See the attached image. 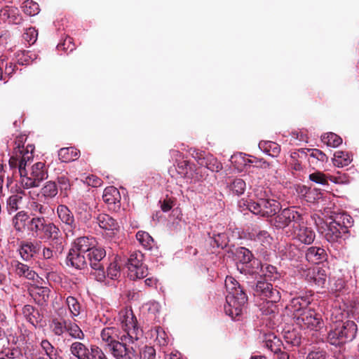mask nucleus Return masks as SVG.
I'll return each instance as SVG.
<instances>
[{
	"label": "nucleus",
	"instance_id": "obj_1",
	"mask_svg": "<svg viewBox=\"0 0 359 359\" xmlns=\"http://www.w3.org/2000/svg\"><path fill=\"white\" fill-rule=\"evenodd\" d=\"M105 350L116 359H134L136 351L128 338L116 327H105L100 333Z\"/></svg>",
	"mask_w": 359,
	"mask_h": 359
},
{
	"label": "nucleus",
	"instance_id": "obj_2",
	"mask_svg": "<svg viewBox=\"0 0 359 359\" xmlns=\"http://www.w3.org/2000/svg\"><path fill=\"white\" fill-rule=\"evenodd\" d=\"M225 287L228 292L226 297V304L224 306L225 312L232 318H236L245 309L248 296L243 287L233 277L226 278Z\"/></svg>",
	"mask_w": 359,
	"mask_h": 359
},
{
	"label": "nucleus",
	"instance_id": "obj_3",
	"mask_svg": "<svg viewBox=\"0 0 359 359\" xmlns=\"http://www.w3.org/2000/svg\"><path fill=\"white\" fill-rule=\"evenodd\" d=\"M253 294L265 300L269 304L268 308L263 311L266 315L278 312L276 304L280 300L281 296L276 286L267 280H257L253 287Z\"/></svg>",
	"mask_w": 359,
	"mask_h": 359
},
{
	"label": "nucleus",
	"instance_id": "obj_4",
	"mask_svg": "<svg viewBox=\"0 0 359 359\" xmlns=\"http://www.w3.org/2000/svg\"><path fill=\"white\" fill-rule=\"evenodd\" d=\"M269 223L277 230L291 227L293 231L304 224V219L302 214L294 208H286L279 210L274 217L269 220Z\"/></svg>",
	"mask_w": 359,
	"mask_h": 359
},
{
	"label": "nucleus",
	"instance_id": "obj_5",
	"mask_svg": "<svg viewBox=\"0 0 359 359\" xmlns=\"http://www.w3.org/2000/svg\"><path fill=\"white\" fill-rule=\"evenodd\" d=\"M20 183L24 189L38 187L41 182L48 177V171L43 162L34 163L29 171L20 168Z\"/></svg>",
	"mask_w": 359,
	"mask_h": 359
},
{
	"label": "nucleus",
	"instance_id": "obj_6",
	"mask_svg": "<svg viewBox=\"0 0 359 359\" xmlns=\"http://www.w3.org/2000/svg\"><path fill=\"white\" fill-rule=\"evenodd\" d=\"M237 269L245 275L253 276L259 273L261 262L255 258L251 251L244 247L238 248L235 252Z\"/></svg>",
	"mask_w": 359,
	"mask_h": 359
},
{
	"label": "nucleus",
	"instance_id": "obj_7",
	"mask_svg": "<svg viewBox=\"0 0 359 359\" xmlns=\"http://www.w3.org/2000/svg\"><path fill=\"white\" fill-rule=\"evenodd\" d=\"M50 328L52 332L58 337L65 333L74 340H83L86 335L81 327L75 323L66 320L62 316L53 318L51 320Z\"/></svg>",
	"mask_w": 359,
	"mask_h": 359
},
{
	"label": "nucleus",
	"instance_id": "obj_8",
	"mask_svg": "<svg viewBox=\"0 0 359 359\" xmlns=\"http://www.w3.org/2000/svg\"><path fill=\"white\" fill-rule=\"evenodd\" d=\"M105 257L106 251L101 247L95 246L86 254L88 264L93 271L90 272V275L99 282H103L106 278Z\"/></svg>",
	"mask_w": 359,
	"mask_h": 359
},
{
	"label": "nucleus",
	"instance_id": "obj_9",
	"mask_svg": "<svg viewBox=\"0 0 359 359\" xmlns=\"http://www.w3.org/2000/svg\"><path fill=\"white\" fill-rule=\"evenodd\" d=\"M119 320L123 334L128 338V342L133 344L142 336V330L137 325V318L132 310L121 311L119 313Z\"/></svg>",
	"mask_w": 359,
	"mask_h": 359
},
{
	"label": "nucleus",
	"instance_id": "obj_10",
	"mask_svg": "<svg viewBox=\"0 0 359 359\" xmlns=\"http://www.w3.org/2000/svg\"><path fill=\"white\" fill-rule=\"evenodd\" d=\"M244 204L253 214L270 219L281 208L278 201L271 198H259L257 201H250Z\"/></svg>",
	"mask_w": 359,
	"mask_h": 359
},
{
	"label": "nucleus",
	"instance_id": "obj_11",
	"mask_svg": "<svg viewBox=\"0 0 359 359\" xmlns=\"http://www.w3.org/2000/svg\"><path fill=\"white\" fill-rule=\"evenodd\" d=\"M144 255L140 252H135L130 255L126 263L128 277L131 280L141 279L148 274L147 266L143 264Z\"/></svg>",
	"mask_w": 359,
	"mask_h": 359
},
{
	"label": "nucleus",
	"instance_id": "obj_12",
	"mask_svg": "<svg viewBox=\"0 0 359 359\" xmlns=\"http://www.w3.org/2000/svg\"><path fill=\"white\" fill-rule=\"evenodd\" d=\"M294 323L302 329L318 330L321 327L322 318L313 309H309L297 316Z\"/></svg>",
	"mask_w": 359,
	"mask_h": 359
},
{
	"label": "nucleus",
	"instance_id": "obj_13",
	"mask_svg": "<svg viewBox=\"0 0 359 359\" xmlns=\"http://www.w3.org/2000/svg\"><path fill=\"white\" fill-rule=\"evenodd\" d=\"M191 156L201 166H204L212 172H219L222 169V164L210 153L194 149Z\"/></svg>",
	"mask_w": 359,
	"mask_h": 359
},
{
	"label": "nucleus",
	"instance_id": "obj_14",
	"mask_svg": "<svg viewBox=\"0 0 359 359\" xmlns=\"http://www.w3.org/2000/svg\"><path fill=\"white\" fill-rule=\"evenodd\" d=\"M121 194L117 188L113 186L104 189L102 199L107 205L109 210L118 212L121 209Z\"/></svg>",
	"mask_w": 359,
	"mask_h": 359
},
{
	"label": "nucleus",
	"instance_id": "obj_15",
	"mask_svg": "<svg viewBox=\"0 0 359 359\" xmlns=\"http://www.w3.org/2000/svg\"><path fill=\"white\" fill-rule=\"evenodd\" d=\"M41 242L25 241L20 243L19 252L22 259L25 261H30L34 256L39 254L41 249Z\"/></svg>",
	"mask_w": 359,
	"mask_h": 359
},
{
	"label": "nucleus",
	"instance_id": "obj_16",
	"mask_svg": "<svg viewBox=\"0 0 359 359\" xmlns=\"http://www.w3.org/2000/svg\"><path fill=\"white\" fill-rule=\"evenodd\" d=\"M311 297L308 296H299L292 299L287 306V309L292 312L293 319L297 318L298 314L308 310V306L311 304Z\"/></svg>",
	"mask_w": 359,
	"mask_h": 359
},
{
	"label": "nucleus",
	"instance_id": "obj_17",
	"mask_svg": "<svg viewBox=\"0 0 359 359\" xmlns=\"http://www.w3.org/2000/svg\"><path fill=\"white\" fill-rule=\"evenodd\" d=\"M39 238L50 241L56 246L61 245L62 240L60 229L54 223L48 221Z\"/></svg>",
	"mask_w": 359,
	"mask_h": 359
},
{
	"label": "nucleus",
	"instance_id": "obj_18",
	"mask_svg": "<svg viewBox=\"0 0 359 359\" xmlns=\"http://www.w3.org/2000/svg\"><path fill=\"white\" fill-rule=\"evenodd\" d=\"M346 233V227H341L334 219L329 223L325 231V238L330 243H335Z\"/></svg>",
	"mask_w": 359,
	"mask_h": 359
},
{
	"label": "nucleus",
	"instance_id": "obj_19",
	"mask_svg": "<svg viewBox=\"0 0 359 359\" xmlns=\"http://www.w3.org/2000/svg\"><path fill=\"white\" fill-rule=\"evenodd\" d=\"M34 155L30 153L22 154V151L17 149L16 152H13V155L10 158L9 165L11 168L17 170L20 174V169H25L28 162L32 161Z\"/></svg>",
	"mask_w": 359,
	"mask_h": 359
},
{
	"label": "nucleus",
	"instance_id": "obj_20",
	"mask_svg": "<svg viewBox=\"0 0 359 359\" xmlns=\"http://www.w3.org/2000/svg\"><path fill=\"white\" fill-rule=\"evenodd\" d=\"M70 354L76 359H90L91 347L79 341H74L69 346Z\"/></svg>",
	"mask_w": 359,
	"mask_h": 359
},
{
	"label": "nucleus",
	"instance_id": "obj_21",
	"mask_svg": "<svg viewBox=\"0 0 359 359\" xmlns=\"http://www.w3.org/2000/svg\"><path fill=\"white\" fill-rule=\"evenodd\" d=\"M99 226L111 234H116L119 231V225L117 221L107 214H99L96 218Z\"/></svg>",
	"mask_w": 359,
	"mask_h": 359
},
{
	"label": "nucleus",
	"instance_id": "obj_22",
	"mask_svg": "<svg viewBox=\"0 0 359 359\" xmlns=\"http://www.w3.org/2000/svg\"><path fill=\"white\" fill-rule=\"evenodd\" d=\"M0 19L14 25H20L22 22V17L18 8L13 6H6L1 8L0 11Z\"/></svg>",
	"mask_w": 359,
	"mask_h": 359
},
{
	"label": "nucleus",
	"instance_id": "obj_23",
	"mask_svg": "<svg viewBox=\"0 0 359 359\" xmlns=\"http://www.w3.org/2000/svg\"><path fill=\"white\" fill-rule=\"evenodd\" d=\"M336 323L341 332V334L344 335L346 343L351 341L355 338L358 327L353 321L346 320V322H342L341 320H337Z\"/></svg>",
	"mask_w": 359,
	"mask_h": 359
},
{
	"label": "nucleus",
	"instance_id": "obj_24",
	"mask_svg": "<svg viewBox=\"0 0 359 359\" xmlns=\"http://www.w3.org/2000/svg\"><path fill=\"white\" fill-rule=\"evenodd\" d=\"M306 154L309 165L313 168L322 167L328 160L327 155L318 149H309Z\"/></svg>",
	"mask_w": 359,
	"mask_h": 359
},
{
	"label": "nucleus",
	"instance_id": "obj_25",
	"mask_svg": "<svg viewBox=\"0 0 359 359\" xmlns=\"http://www.w3.org/2000/svg\"><path fill=\"white\" fill-rule=\"evenodd\" d=\"M292 232L299 242L306 245L312 243L316 237L315 232L311 228L304 226L303 224L299 225Z\"/></svg>",
	"mask_w": 359,
	"mask_h": 359
},
{
	"label": "nucleus",
	"instance_id": "obj_26",
	"mask_svg": "<svg viewBox=\"0 0 359 359\" xmlns=\"http://www.w3.org/2000/svg\"><path fill=\"white\" fill-rule=\"evenodd\" d=\"M48 222L43 216L33 215L29 223H28V231L36 238H39Z\"/></svg>",
	"mask_w": 359,
	"mask_h": 359
},
{
	"label": "nucleus",
	"instance_id": "obj_27",
	"mask_svg": "<svg viewBox=\"0 0 359 359\" xmlns=\"http://www.w3.org/2000/svg\"><path fill=\"white\" fill-rule=\"evenodd\" d=\"M67 263L76 269H82L87 266L86 255L71 248L67 257Z\"/></svg>",
	"mask_w": 359,
	"mask_h": 359
},
{
	"label": "nucleus",
	"instance_id": "obj_28",
	"mask_svg": "<svg viewBox=\"0 0 359 359\" xmlns=\"http://www.w3.org/2000/svg\"><path fill=\"white\" fill-rule=\"evenodd\" d=\"M95 241L93 237L82 236L76 238L72 248L81 253L87 254L95 246Z\"/></svg>",
	"mask_w": 359,
	"mask_h": 359
},
{
	"label": "nucleus",
	"instance_id": "obj_29",
	"mask_svg": "<svg viewBox=\"0 0 359 359\" xmlns=\"http://www.w3.org/2000/svg\"><path fill=\"white\" fill-rule=\"evenodd\" d=\"M327 340L328 343L334 346H343L346 343L336 322L330 325V329L327 332Z\"/></svg>",
	"mask_w": 359,
	"mask_h": 359
},
{
	"label": "nucleus",
	"instance_id": "obj_30",
	"mask_svg": "<svg viewBox=\"0 0 359 359\" xmlns=\"http://www.w3.org/2000/svg\"><path fill=\"white\" fill-rule=\"evenodd\" d=\"M305 256L308 262L318 264L326 259L327 253L320 247L312 246L307 249Z\"/></svg>",
	"mask_w": 359,
	"mask_h": 359
},
{
	"label": "nucleus",
	"instance_id": "obj_31",
	"mask_svg": "<svg viewBox=\"0 0 359 359\" xmlns=\"http://www.w3.org/2000/svg\"><path fill=\"white\" fill-rule=\"evenodd\" d=\"M13 266L15 268V274L19 277L33 280L37 276L36 273L30 266L19 261H14Z\"/></svg>",
	"mask_w": 359,
	"mask_h": 359
},
{
	"label": "nucleus",
	"instance_id": "obj_32",
	"mask_svg": "<svg viewBox=\"0 0 359 359\" xmlns=\"http://www.w3.org/2000/svg\"><path fill=\"white\" fill-rule=\"evenodd\" d=\"M30 216L24 210L18 212L13 218V224L17 231L22 232L25 228L28 230V223L31 220Z\"/></svg>",
	"mask_w": 359,
	"mask_h": 359
},
{
	"label": "nucleus",
	"instance_id": "obj_33",
	"mask_svg": "<svg viewBox=\"0 0 359 359\" xmlns=\"http://www.w3.org/2000/svg\"><path fill=\"white\" fill-rule=\"evenodd\" d=\"M22 314L26 320L34 326V327H36L42 320V318L39 314V311L36 310L33 306L29 304H27L23 306Z\"/></svg>",
	"mask_w": 359,
	"mask_h": 359
},
{
	"label": "nucleus",
	"instance_id": "obj_34",
	"mask_svg": "<svg viewBox=\"0 0 359 359\" xmlns=\"http://www.w3.org/2000/svg\"><path fill=\"white\" fill-rule=\"evenodd\" d=\"M80 151L74 147H63L58 151V158L62 162H71L79 158Z\"/></svg>",
	"mask_w": 359,
	"mask_h": 359
},
{
	"label": "nucleus",
	"instance_id": "obj_35",
	"mask_svg": "<svg viewBox=\"0 0 359 359\" xmlns=\"http://www.w3.org/2000/svg\"><path fill=\"white\" fill-rule=\"evenodd\" d=\"M309 281L313 283L319 287H323L327 278L325 270L316 267L313 269L312 271H309L307 275Z\"/></svg>",
	"mask_w": 359,
	"mask_h": 359
},
{
	"label": "nucleus",
	"instance_id": "obj_36",
	"mask_svg": "<svg viewBox=\"0 0 359 359\" xmlns=\"http://www.w3.org/2000/svg\"><path fill=\"white\" fill-rule=\"evenodd\" d=\"M57 214L59 219L71 228L75 226L74 216L69 208L65 205H59L57 208Z\"/></svg>",
	"mask_w": 359,
	"mask_h": 359
},
{
	"label": "nucleus",
	"instance_id": "obj_37",
	"mask_svg": "<svg viewBox=\"0 0 359 359\" xmlns=\"http://www.w3.org/2000/svg\"><path fill=\"white\" fill-rule=\"evenodd\" d=\"M262 272V276H264V279L263 280H267L269 282L276 280L279 277V273L277 271L276 267L265 264H262L261 263V266H259V271Z\"/></svg>",
	"mask_w": 359,
	"mask_h": 359
},
{
	"label": "nucleus",
	"instance_id": "obj_38",
	"mask_svg": "<svg viewBox=\"0 0 359 359\" xmlns=\"http://www.w3.org/2000/svg\"><path fill=\"white\" fill-rule=\"evenodd\" d=\"M50 290L46 287H38L32 292V296L39 305L45 304L49 298Z\"/></svg>",
	"mask_w": 359,
	"mask_h": 359
},
{
	"label": "nucleus",
	"instance_id": "obj_39",
	"mask_svg": "<svg viewBox=\"0 0 359 359\" xmlns=\"http://www.w3.org/2000/svg\"><path fill=\"white\" fill-rule=\"evenodd\" d=\"M259 147L272 157H277L280 152V146L271 141L260 142Z\"/></svg>",
	"mask_w": 359,
	"mask_h": 359
},
{
	"label": "nucleus",
	"instance_id": "obj_40",
	"mask_svg": "<svg viewBox=\"0 0 359 359\" xmlns=\"http://www.w3.org/2000/svg\"><path fill=\"white\" fill-rule=\"evenodd\" d=\"M352 161L350 154L343 151H337L334 154V165L337 167H344Z\"/></svg>",
	"mask_w": 359,
	"mask_h": 359
},
{
	"label": "nucleus",
	"instance_id": "obj_41",
	"mask_svg": "<svg viewBox=\"0 0 359 359\" xmlns=\"http://www.w3.org/2000/svg\"><path fill=\"white\" fill-rule=\"evenodd\" d=\"M263 343L264 346L266 347L274 353L280 351L282 346V341L273 334L266 336Z\"/></svg>",
	"mask_w": 359,
	"mask_h": 359
},
{
	"label": "nucleus",
	"instance_id": "obj_42",
	"mask_svg": "<svg viewBox=\"0 0 359 359\" xmlns=\"http://www.w3.org/2000/svg\"><path fill=\"white\" fill-rule=\"evenodd\" d=\"M57 193V184L53 181L47 182L41 189V194L45 198H53Z\"/></svg>",
	"mask_w": 359,
	"mask_h": 359
},
{
	"label": "nucleus",
	"instance_id": "obj_43",
	"mask_svg": "<svg viewBox=\"0 0 359 359\" xmlns=\"http://www.w3.org/2000/svg\"><path fill=\"white\" fill-rule=\"evenodd\" d=\"M76 215L81 222L86 223L92 218V210L86 203H80L76 209Z\"/></svg>",
	"mask_w": 359,
	"mask_h": 359
},
{
	"label": "nucleus",
	"instance_id": "obj_44",
	"mask_svg": "<svg viewBox=\"0 0 359 359\" xmlns=\"http://www.w3.org/2000/svg\"><path fill=\"white\" fill-rule=\"evenodd\" d=\"M322 142L328 147H337L342 143L340 136L334 133H327L321 136Z\"/></svg>",
	"mask_w": 359,
	"mask_h": 359
},
{
	"label": "nucleus",
	"instance_id": "obj_45",
	"mask_svg": "<svg viewBox=\"0 0 359 359\" xmlns=\"http://www.w3.org/2000/svg\"><path fill=\"white\" fill-rule=\"evenodd\" d=\"M40 346L49 359H60L56 348L48 339H43Z\"/></svg>",
	"mask_w": 359,
	"mask_h": 359
},
{
	"label": "nucleus",
	"instance_id": "obj_46",
	"mask_svg": "<svg viewBox=\"0 0 359 359\" xmlns=\"http://www.w3.org/2000/svg\"><path fill=\"white\" fill-rule=\"evenodd\" d=\"M283 338L287 344L292 346H299L301 344V335L295 330L285 331Z\"/></svg>",
	"mask_w": 359,
	"mask_h": 359
},
{
	"label": "nucleus",
	"instance_id": "obj_47",
	"mask_svg": "<svg viewBox=\"0 0 359 359\" xmlns=\"http://www.w3.org/2000/svg\"><path fill=\"white\" fill-rule=\"evenodd\" d=\"M22 8L23 12L29 16L37 15L40 11L39 4L32 0L24 1Z\"/></svg>",
	"mask_w": 359,
	"mask_h": 359
},
{
	"label": "nucleus",
	"instance_id": "obj_48",
	"mask_svg": "<svg viewBox=\"0 0 359 359\" xmlns=\"http://www.w3.org/2000/svg\"><path fill=\"white\" fill-rule=\"evenodd\" d=\"M136 238L144 248L147 249L151 248L154 239L147 232L140 231L137 233Z\"/></svg>",
	"mask_w": 359,
	"mask_h": 359
},
{
	"label": "nucleus",
	"instance_id": "obj_49",
	"mask_svg": "<svg viewBox=\"0 0 359 359\" xmlns=\"http://www.w3.org/2000/svg\"><path fill=\"white\" fill-rule=\"evenodd\" d=\"M230 190L235 194L239 196L244 193L246 184L243 180L236 178L233 180L229 186Z\"/></svg>",
	"mask_w": 359,
	"mask_h": 359
},
{
	"label": "nucleus",
	"instance_id": "obj_50",
	"mask_svg": "<svg viewBox=\"0 0 359 359\" xmlns=\"http://www.w3.org/2000/svg\"><path fill=\"white\" fill-rule=\"evenodd\" d=\"M66 303L68 306L70 313L73 316H78L80 314L81 305L75 297L72 296L67 297Z\"/></svg>",
	"mask_w": 359,
	"mask_h": 359
},
{
	"label": "nucleus",
	"instance_id": "obj_51",
	"mask_svg": "<svg viewBox=\"0 0 359 359\" xmlns=\"http://www.w3.org/2000/svg\"><path fill=\"white\" fill-rule=\"evenodd\" d=\"M211 239L212 241L210 243L213 247L221 248L222 249L227 245L229 242L227 236L224 233L214 234Z\"/></svg>",
	"mask_w": 359,
	"mask_h": 359
},
{
	"label": "nucleus",
	"instance_id": "obj_52",
	"mask_svg": "<svg viewBox=\"0 0 359 359\" xmlns=\"http://www.w3.org/2000/svg\"><path fill=\"white\" fill-rule=\"evenodd\" d=\"M106 276L109 277L111 279H116L119 277L120 273V266H118L116 261H113L110 262L107 268V271H105Z\"/></svg>",
	"mask_w": 359,
	"mask_h": 359
},
{
	"label": "nucleus",
	"instance_id": "obj_53",
	"mask_svg": "<svg viewBox=\"0 0 359 359\" xmlns=\"http://www.w3.org/2000/svg\"><path fill=\"white\" fill-rule=\"evenodd\" d=\"M57 183L60 189L61 194L64 196H67V191L70 189V182L69 178L65 175H62L57 177Z\"/></svg>",
	"mask_w": 359,
	"mask_h": 359
},
{
	"label": "nucleus",
	"instance_id": "obj_54",
	"mask_svg": "<svg viewBox=\"0 0 359 359\" xmlns=\"http://www.w3.org/2000/svg\"><path fill=\"white\" fill-rule=\"evenodd\" d=\"M309 178L311 181L317 184L325 185L327 184V175L320 171H316L309 175Z\"/></svg>",
	"mask_w": 359,
	"mask_h": 359
},
{
	"label": "nucleus",
	"instance_id": "obj_55",
	"mask_svg": "<svg viewBox=\"0 0 359 359\" xmlns=\"http://www.w3.org/2000/svg\"><path fill=\"white\" fill-rule=\"evenodd\" d=\"M38 32L34 27H28L25 29L23 34V39L29 44H34L37 39Z\"/></svg>",
	"mask_w": 359,
	"mask_h": 359
},
{
	"label": "nucleus",
	"instance_id": "obj_56",
	"mask_svg": "<svg viewBox=\"0 0 359 359\" xmlns=\"http://www.w3.org/2000/svg\"><path fill=\"white\" fill-rule=\"evenodd\" d=\"M334 220L340 224V226L341 227H346V233H348V227L352 226V218L350 215L346 214H341L338 215L335 217Z\"/></svg>",
	"mask_w": 359,
	"mask_h": 359
},
{
	"label": "nucleus",
	"instance_id": "obj_57",
	"mask_svg": "<svg viewBox=\"0 0 359 359\" xmlns=\"http://www.w3.org/2000/svg\"><path fill=\"white\" fill-rule=\"evenodd\" d=\"M57 48L58 50L73 51L75 49L73 39L69 36L66 37L62 43H58Z\"/></svg>",
	"mask_w": 359,
	"mask_h": 359
},
{
	"label": "nucleus",
	"instance_id": "obj_58",
	"mask_svg": "<svg viewBox=\"0 0 359 359\" xmlns=\"http://www.w3.org/2000/svg\"><path fill=\"white\" fill-rule=\"evenodd\" d=\"M22 200V197L15 194L11 196L7 199V207L8 209V211H15L18 209V203Z\"/></svg>",
	"mask_w": 359,
	"mask_h": 359
},
{
	"label": "nucleus",
	"instance_id": "obj_59",
	"mask_svg": "<svg viewBox=\"0 0 359 359\" xmlns=\"http://www.w3.org/2000/svg\"><path fill=\"white\" fill-rule=\"evenodd\" d=\"M255 239L260 242L262 245H266L271 243L273 238L267 231L262 230L257 233Z\"/></svg>",
	"mask_w": 359,
	"mask_h": 359
},
{
	"label": "nucleus",
	"instance_id": "obj_60",
	"mask_svg": "<svg viewBox=\"0 0 359 359\" xmlns=\"http://www.w3.org/2000/svg\"><path fill=\"white\" fill-rule=\"evenodd\" d=\"M156 341L160 346H165L168 344L169 338L165 331L160 327L156 329Z\"/></svg>",
	"mask_w": 359,
	"mask_h": 359
},
{
	"label": "nucleus",
	"instance_id": "obj_61",
	"mask_svg": "<svg viewBox=\"0 0 359 359\" xmlns=\"http://www.w3.org/2000/svg\"><path fill=\"white\" fill-rule=\"evenodd\" d=\"M90 359H108L104 351L97 346H91Z\"/></svg>",
	"mask_w": 359,
	"mask_h": 359
},
{
	"label": "nucleus",
	"instance_id": "obj_62",
	"mask_svg": "<svg viewBox=\"0 0 359 359\" xmlns=\"http://www.w3.org/2000/svg\"><path fill=\"white\" fill-rule=\"evenodd\" d=\"M248 163L255 164V166L266 169L270 167V163L264 161L263 158L258 159L257 158L252 156L251 158L248 159Z\"/></svg>",
	"mask_w": 359,
	"mask_h": 359
},
{
	"label": "nucleus",
	"instance_id": "obj_63",
	"mask_svg": "<svg viewBox=\"0 0 359 359\" xmlns=\"http://www.w3.org/2000/svg\"><path fill=\"white\" fill-rule=\"evenodd\" d=\"M142 355L143 359H156V350L152 346H145Z\"/></svg>",
	"mask_w": 359,
	"mask_h": 359
},
{
	"label": "nucleus",
	"instance_id": "obj_64",
	"mask_svg": "<svg viewBox=\"0 0 359 359\" xmlns=\"http://www.w3.org/2000/svg\"><path fill=\"white\" fill-rule=\"evenodd\" d=\"M326 358V353L324 351L318 350V351H313L310 352L306 359H325Z\"/></svg>",
	"mask_w": 359,
	"mask_h": 359
}]
</instances>
